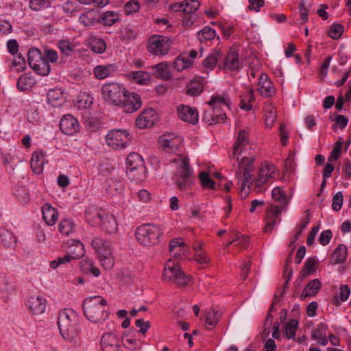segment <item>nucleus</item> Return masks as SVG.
Returning a JSON list of instances; mask_svg holds the SVG:
<instances>
[{"label":"nucleus","mask_w":351,"mask_h":351,"mask_svg":"<svg viewBox=\"0 0 351 351\" xmlns=\"http://www.w3.org/2000/svg\"><path fill=\"white\" fill-rule=\"evenodd\" d=\"M321 287L322 283L319 279L316 278L310 280L300 295L301 300H304L306 298L315 296L318 293Z\"/></svg>","instance_id":"cd10ccee"},{"label":"nucleus","mask_w":351,"mask_h":351,"mask_svg":"<svg viewBox=\"0 0 351 351\" xmlns=\"http://www.w3.org/2000/svg\"><path fill=\"white\" fill-rule=\"evenodd\" d=\"M199 2L197 0H186L173 4L171 9L175 12H182L185 14H191L199 7Z\"/></svg>","instance_id":"5701e85b"},{"label":"nucleus","mask_w":351,"mask_h":351,"mask_svg":"<svg viewBox=\"0 0 351 351\" xmlns=\"http://www.w3.org/2000/svg\"><path fill=\"white\" fill-rule=\"evenodd\" d=\"M27 306L33 315H41L46 309L47 301L41 295H32L28 299Z\"/></svg>","instance_id":"aec40b11"},{"label":"nucleus","mask_w":351,"mask_h":351,"mask_svg":"<svg viewBox=\"0 0 351 351\" xmlns=\"http://www.w3.org/2000/svg\"><path fill=\"white\" fill-rule=\"evenodd\" d=\"M216 32L215 29L210 27H205L197 32V39L201 42H207L215 38Z\"/></svg>","instance_id":"de8ad7c7"},{"label":"nucleus","mask_w":351,"mask_h":351,"mask_svg":"<svg viewBox=\"0 0 351 351\" xmlns=\"http://www.w3.org/2000/svg\"><path fill=\"white\" fill-rule=\"evenodd\" d=\"M298 322L296 319H290L285 326L284 332L287 339L295 340V332L298 327Z\"/></svg>","instance_id":"09e8293b"},{"label":"nucleus","mask_w":351,"mask_h":351,"mask_svg":"<svg viewBox=\"0 0 351 351\" xmlns=\"http://www.w3.org/2000/svg\"><path fill=\"white\" fill-rule=\"evenodd\" d=\"M104 101L112 106H117L124 99L126 89L119 83L110 82L104 84L101 88Z\"/></svg>","instance_id":"423d86ee"},{"label":"nucleus","mask_w":351,"mask_h":351,"mask_svg":"<svg viewBox=\"0 0 351 351\" xmlns=\"http://www.w3.org/2000/svg\"><path fill=\"white\" fill-rule=\"evenodd\" d=\"M0 243L5 247H12L16 243L14 234L7 229H0Z\"/></svg>","instance_id":"a19ab883"},{"label":"nucleus","mask_w":351,"mask_h":351,"mask_svg":"<svg viewBox=\"0 0 351 351\" xmlns=\"http://www.w3.org/2000/svg\"><path fill=\"white\" fill-rule=\"evenodd\" d=\"M193 65L192 60L189 59L188 53H183L176 58L173 62V68L178 72L190 68Z\"/></svg>","instance_id":"c756f323"},{"label":"nucleus","mask_w":351,"mask_h":351,"mask_svg":"<svg viewBox=\"0 0 351 351\" xmlns=\"http://www.w3.org/2000/svg\"><path fill=\"white\" fill-rule=\"evenodd\" d=\"M101 229L107 233H115L117 230V223L114 215L106 213L99 225Z\"/></svg>","instance_id":"7c9ffc66"},{"label":"nucleus","mask_w":351,"mask_h":351,"mask_svg":"<svg viewBox=\"0 0 351 351\" xmlns=\"http://www.w3.org/2000/svg\"><path fill=\"white\" fill-rule=\"evenodd\" d=\"M107 301L100 295L86 298L82 304L84 316L93 323H103L108 319Z\"/></svg>","instance_id":"f03ea898"},{"label":"nucleus","mask_w":351,"mask_h":351,"mask_svg":"<svg viewBox=\"0 0 351 351\" xmlns=\"http://www.w3.org/2000/svg\"><path fill=\"white\" fill-rule=\"evenodd\" d=\"M173 162L176 169L172 180L179 190L186 191L192 186L195 178L194 170L189 164V158L184 155L174 159Z\"/></svg>","instance_id":"7ed1b4c3"},{"label":"nucleus","mask_w":351,"mask_h":351,"mask_svg":"<svg viewBox=\"0 0 351 351\" xmlns=\"http://www.w3.org/2000/svg\"><path fill=\"white\" fill-rule=\"evenodd\" d=\"M102 267L107 270L111 269L114 265V258L111 253H107L104 255L101 254V256L98 257Z\"/></svg>","instance_id":"5fc2aeb1"},{"label":"nucleus","mask_w":351,"mask_h":351,"mask_svg":"<svg viewBox=\"0 0 351 351\" xmlns=\"http://www.w3.org/2000/svg\"><path fill=\"white\" fill-rule=\"evenodd\" d=\"M254 91L250 88H246L241 95L240 108L244 110H250L252 108V102L254 101Z\"/></svg>","instance_id":"f704fd0d"},{"label":"nucleus","mask_w":351,"mask_h":351,"mask_svg":"<svg viewBox=\"0 0 351 351\" xmlns=\"http://www.w3.org/2000/svg\"><path fill=\"white\" fill-rule=\"evenodd\" d=\"M140 8L139 2L137 0H130L124 5V10L127 14H132L136 12Z\"/></svg>","instance_id":"e2e57ef3"},{"label":"nucleus","mask_w":351,"mask_h":351,"mask_svg":"<svg viewBox=\"0 0 351 351\" xmlns=\"http://www.w3.org/2000/svg\"><path fill=\"white\" fill-rule=\"evenodd\" d=\"M344 30L342 25L339 23L332 24L328 30V35L332 39H339Z\"/></svg>","instance_id":"4d7b16f0"},{"label":"nucleus","mask_w":351,"mask_h":351,"mask_svg":"<svg viewBox=\"0 0 351 351\" xmlns=\"http://www.w3.org/2000/svg\"><path fill=\"white\" fill-rule=\"evenodd\" d=\"M173 44L169 37L161 35H153L148 40V51L156 56L167 55Z\"/></svg>","instance_id":"1a4fd4ad"},{"label":"nucleus","mask_w":351,"mask_h":351,"mask_svg":"<svg viewBox=\"0 0 351 351\" xmlns=\"http://www.w3.org/2000/svg\"><path fill=\"white\" fill-rule=\"evenodd\" d=\"M121 177L118 171L115 168H112V171L107 176L106 179V184L108 186V190L117 191L121 186Z\"/></svg>","instance_id":"473e14b6"},{"label":"nucleus","mask_w":351,"mask_h":351,"mask_svg":"<svg viewBox=\"0 0 351 351\" xmlns=\"http://www.w3.org/2000/svg\"><path fill=\"white\" fill-rule=\"evenodd\" d=\"M27 56L28 64L36 73L43 76L49 74L51 71L50 65L44 59V57L38 49H29Z\"/></svg>","instance_id":"6e6552de"},{"label":"nucleus","mask_w":351,"mask_h":351,"mask_svg":"<svg viewBox=\"0 0 351 351\" xmlns=\"http://www.w3.org/2000/svg\"><path fill=\"white\" fill-rule=\"evenodd\" d=\"M87 46L96 53H103L106 49L105 41L93 36L87 39Z\"/></svg>","instance_id":"72a5a7b5"},{"label":"nucleus","mask_w":351,"mask_h":351,"mask_svg":"<svg viewBox=\"0 0 351 351\" xmlns=\"http://www.w3.org/2000/svg\"><path fill=\"white\" fill-rule=\"evenodd\" d=\"M44 155H32L30 165L33 172L36 174H40L43 171Z\"/></svg>","instance_id":"a18cd8bd"},{"label":"nucleus","mask_w":351,"mask_h":351,"mask_svg":"<svg viewBox=\"0 0 351 351\" xmlns=\"http://www.w3.org/2000/svg\"><path fill=\"white\" fill-rule=\"evenodd\" d=\"M178 117L183 121L195 125L199 120V114L196 108L187 105H180L177 107Z\"/></svg>","instance_id":"4468645a"},{"label":"nucleus","mask_w":351,"mask_h":351,"mask_svg":"<svg viewBox=\"0 0 351 351\" xmlns=\"http://www.w3.org/2000/svg\"><path fill=\"white\" fill-rule=\"evenodd\" d=\"M328 326L324 323L319 324L316 328L313 329L311 339L317 341L321 346H326L328 339L326 336Z\"/></svg>","instance_id":"b1692460"},{"label":"nucleus","mask_w":351,"mask_h":351,"mask_svg":"<svg viewBox=\"0 0 351 351\" xmlns=\"http://www.w3.org/2000/svg\"><path fill=\"white\" fill-rule=\"evenodd\" d=\"M247 133L245 131H241L239 134L237 142L234 145V153L240 154L243 152H247Z\"/></svg>","instance_id":"c03bdc74"},{"label":"nucleus","mask_w":351,"mask_h":351,"mask_svg":"<svg viewBox=\"0 0 351 351\" xmlns=\"http://www.w3.org/2000/svg\"><path fill=\"white\" fill-rule=\"evenodd\" d=\"M154 71V75L164 80L171 79V74L169 70V64L167 62H162L152 66Z\"/></svg>","instance_id":"a878e982"},{"label":"nucleus","mask_w":351,"mask_h":351,"mask_svg":"<svg viewBox=\"0 0 351 351\" xmlns=\"http://www.w3.org/2000/svg\"><path fill=\"white\" fill-rule=\"evenodd\" d=\"M221 313L217 310H210L206 315V328L208 330L212 329L217 325Z\"/></svg>","instance_id":"37998d69"},{"label":"nucleus","mask_w":351,"mask_h":351,"mask_svg":"<svg viewBox=\"0 0 351 351\" xmlns=\"http://www.w3.org/2000/svg\"><path fill=\"white\" fill-rule=\"evenodd\" d=\"M157 120V115L152 108L144 110L137 117L136 125L140 129L150 128Z\"/></svg>","instance_id":"dca6fc26"},{"label":"nucleus","mask_w":351,"mask_h":351,"mask_svg":"<svg viewBox=\"0 0 351 351\" xmlns=\"http://www.w3.org/2000/svg\"><path fill=\"white\" fill-rule=\"evenodd\" d=\"M80 22L85 27H90L95 23V15L93 12H86L80 16Z\"/></svg>","instance_id":"13d9d810"},{"label":"nucleus","mask_w":351,"mask_h":351,"mask_svg":"<svg viewBox=\"0 0 351 351\" xmlns=\"http://www.w3.org/2000/svg\"><path fill=\"white\" fill-rule=\"evenodd\" d=\"M12 65L16 71H23L25 69V60L23 57L19 55L12 61Z\"/></svg>","instance_id":"338daca9"},{"label":"nucleus","mask_w":351,"mask_h":351,"mask_svg":"<svg viewBox=\"0 0 351 351\" xmlns=\"http://www.w3.org/2000/svg\"><path fill=\"white\" fill-rule=\"evenodd\" d=\"M275 171L276 167L273 164L269 162H263L259 170L258 176L256 179V186H262L268 178L272 177Z\"/></svg>","instance_id":"412c9836"},{"label":"nucleus","mask_w":351,"mask_h":351,"mask_svg":"<svg viewBox=\"0 0 351 351\" xmlns=\"http://www.w3.org/2000/svg\"><path fill=\"white\" fill-rule=\"evenodd\" d=\"M73 247H70L69 252H67L72 260L78 259L84 255V245L77 240L73 241Z\"/></svg>","instance_id":"ea45409f"},{"label":"nucleus","mask_w":351,"mask_h":351,"mask_svg":"<svg viewBox=\"0 0 351 351\" xmlns=\"http://www.w3.org/2000/svg\"><path fill=\"white\" fill-rule=\"evenodd\" d=\"M100 344L103 351H120L121 346L119 339L112 332L104 334Z\"/></svg>","instance_id":"a211bd4d"},{"label":"nucleus","mask_w":351,"mask_h":351,"mask_svg":"<svg viewBox=\"0 0 351 351\" xmlns=\"http://www.w3.org/2000/svg\"><path fill=\"white\" fill-rule=\"evenodd\" d=\"M58 47L62 53L67 56H71L75 49L74 45L69 40H60Z\"/></svg>","instance_id":"680f3d73"},{"label":"nucleus","mask_w":351,"mask_h":351,"mask_svg":"<svg viewBox=\"0 0 351 351\" xmlns=\"http://www.w3.org/2000/svg\"><path fill=\"white\" fill-rule=\"evenodd\" d=\"M63 101V92L60 88L50 89L47 93V103L53 107L59 106Z\"/></svg>","instance_id":"4c0bfd02"},{"label":"nucleus","mask_w":351,"mask_h":351,"mask_svg":"<svg viewBox=\"0 0 351 351\" xmlns=\"http://www.w3.org/2000/svg\"><path fill=\"white\" fill-rule=\"evenodd\" d=\"M239 169L241 173H243V178L242 180L241 196L245 198L248 194L247 191H245V186L246 184H251L252 183V174L254 171V160L253 157L243 156L241 158H238Z\"/></svg>","instance_id":"9d476101"},{"label":"nucleus","mask_w":351,"mask_h":351,"mask_svg":"<svg viewBox=\"0 0 351 351\" xmlns=\"http://www.w3.org/2000/svg\"><path fill=\"white\" fill-rule=\"evenodd\" d=\"M60 129L66 135H73L80 130L77 120L71 114L64 115L60 121Z\"/></svg>","instance_id":"2eb2a0df"},{"label":"nucleus","mask_w":351,"mask_h":351,"mask_svg":"<svg viewBox=\"0 0 351 351\" xmlns=\"http://www.w3.org/2000/svg\"><path fill=\"white\" fill-rule=\"evenodd\" d=\"M117 70L115 64L98 65L94 69V75L98 80H103L110 76Z\"/></svg>","instance_id":"2f4dec72"},{"label":"nucleus","mask_w":351,"mask_h":351,"mask_svg":"<svg viewBox=\"0 0 351 351\" xmlns=\"http://www.w3.org/2000/svg\"><path fill=\"white\" fill-rule=\"evenodd\" d=\"M93 103V97L86 93L81 94L77 100V106L80 108H88Z\"/></svg>","instance_id":"052dcab7"},{"label":"nucleus","mask_w":351,"mask_h":351,"mask_svg":"<svg viewBox=\"0 0 351 351\" xmlns=\"http://www.w3.org/2000/svg\"><path fill=\"white\" fill-rule=\"evenodd\" d=\"M281 214V208L278 206H270L266 212L265 221L266 225L264 232H271L276 224V219Z\"/></svg>","instance_id":"4be33fe9"},{"label":"nucleus","mask_w":351,"mask_h":351,"mask_svg":"<svg viewBox=\"0 0 351 351\" xmlns=\"http://www.w3.org/2000/svg\"><path fill=\"white\" fill-rule=\"evenodd\" d=\"M126 163L131 172L136 169L142 173L145 172L144 160L141 155H128Z\"/></svg>","instance_id":"bb28decb"},{"label":"nucleus","mask_w":351,"mask_h":351,"mask_svg":"<svg viewBox=\"0 0 351 351\" xmlns=\"http://www.w3.org/2000/svg\"><path fill=\"white\" fill-rule=\"evenodd\" d=\"M74 224L73 221L69 219H64L60 221L58 225L59 231L64 235H69L73 230Z\"/></svg>","instance_id":"bf43d9fd"},{"label":"nucleus","mask_w":351,"mask_h":351,"mask_svg":"<svg viewBox=\"0 0 351 351\" xmlns=\"http://www.w3.org/2000/svg\"><path fill=\"white\" fill-rule=\"evenodd\" d=\"M199 178L202 187L209 189H215V182L210 178L208 173L201 171L199 174Z\"/></svg>","instance_id":"603ef678"},{"label":"nucleus","mask_w":351,"mask_h":351,"mask_svg":"<svg viewBox=\"0 0 351 351\" xmlns=\"http://www.w3.org/2000/svg\"><path fill=\"white\" fill-rule=\"evenodd\" d=\"M135 236L138 242L143 246L158 244L163 237V231L158 226L147 223L138 227Z\"/></svg>","instance_id":"39448f33"},{"label":"nucleus","mask_w":351,"mask_h":351,"mask_svg":"<svg viewBox=\"0 0 351 351\" xmlns=\"http://www.w3.org/2000/svg\"><path fill=\"white\" fill-rule=\"evenodd\" d=\"M106 141L112 149L121 150L125 147L130 142L129 133L124 130H112L107 134Z\"/></svg>","instance_id":"9b49d317"},{"label":"nucleus","mask_w":351,"mask_h":351,"mask_svg":"<svg viewBox=\"0 0 351 351\" xmlns=\"http://www.w3.org/2000/svg\"><path fill=\"white\" fill-rule=\"evenodd\" d=\"M241 62L239 53L234 49H230L228 54L224 57L223 64H219V68L224 70L235 71L239 69Z\"/></svg>","instance_id":"6ab92c4d"},{"label":"nucleus","mask_w":351,"mask_h":351,"mask_svg":"<svg viewBox=\"0 0 351 351\" xmlns=\"http://www.w3.org/2000/svg\"><path fill=\"white\" fill-rule=\"evenodd\" d=\"M123 346L129 350H134L141 348L139 341L135 339L126 338L123 339L122 341Z\"/></svg>","instance_id":"774afa93"},{"label":"nucleus","mask_w":351,"mask_h":351,"mask_svg":"<svg viewBox=\"0 0 351 351\" xmlns=\"http://www.w3.org/2000/svg\"><path fill=\"white\" fill-rule=\"evenodd\" d=\"M265 126L271 128L276 119V111L271 104H268L265 107Z\"/></svg>","instance_id":"49530a36"},{"label":"nucleus","mask_w":351,"mask_h":351,"mask_svg":"<svg viewBox=\"0 0 351 351\" xmlns=\"http://www.w3.org/2000/svg\"><path fill=\"white\" fill-rule=\"evenodd\" d=\"M142 105L140 96L135 93H128L126 90L125 96L119 106L126 113H132L138 110Z\"/></svg>","instance_id":"ddd939ff"},{"label":"nucleus","mask_w":351,"mask_h":351,"mask_svg":"<svg viewBox=\"0 0 351 351\" xmlns=\"http://www.w3.org/2000/svg\"><path fill=\"white\" fill-rule=\"evenodd\" d=\"M42 214L43 220L49 226L54 225L58 217L57 210L49 204L42 206Z\"/></svg>","instance_id":"393cba45"},{"label":"nucleus","mask_w":351,"mask_h":351,"mask_svg":"<svg viewBox=\"0 0 351 351\" xmlns=\"http://www.w3.org/2000/svg\"><path fill=\"white\" fill-rule=\"evenodd\" d=\"M348 249L344 244H339L332 254L333 264L343 263L347 258Z\"/></svg>","instance_id":"79ce46f5"},{"label":"nucleus","mask_w":351,"mask_h":351,"mask_svg":"<svg viewBox=\"0 0 351 351\" xmlns=\"http://www.w3.org/2000/svg\"><path fill=\"white\" fill-rule=\"evenodd\" d=\"M343 196L341 192H337L332 198V207L335 211H339L342 206Z\"/></svg>","instance_id":"69168bd1"},{"label":"nucleus","mask_w":351,"mask_h":351,"mask_svg":"<svg viewBox=\"0 0 351 351\" xmlns=\"http://www.w3.org/2000/svg\"><path fill=\"white\" fill-rule=\"evenodd\" d=\"M77 316L71 309H64L59 313L58 325L62 337L69 341H73L78 335Z\"/></svg>","instance_id":"20e7f679"},{"label":"nucleus","mask_w":351,"mask_h":351,"mask_svg":"<svg viewBox=\"0 0 351 351\" xmlns=\"http://www.w3.org/2000/svg\"><path fill=\"white\" fill-rule=\"evenodd\" d=\"M317 261L314 258H309L306 260L304 267L300 271L297 280L303 281L307 276L316 270L315 265Z\"/></svg>","instance_id":"58836bf2"},{"label":"nucleus","mask_w":351,"mask_h":351,"mask_svg":"<svg viewBox=\"0 0 351 351\" xmlns=\"http://www.w3.org/2000/svg\"><path fill=\"white\" fill-rule=\"evenodd\" d=\"M128 77L138 84L146 85L151 81L150 73L144 71H132L128 74Z\"/></svg>","instance_id":"c9c22d12"},{"label":"nucleus","mask_w":351,"mask_h":351,"mask_svg":"<svg viewBox=\"0 0 351 351\" xmlns=\"http://www.w3.org/2000/svg\"><path fill=\"white\" fill-rule=\"evenodd\" d=\"M29 8L34 11H40L50 6L49 0H29Z\"/></svg>","instance_id":"6e6d98bb"},{"label":"nucleus","mask_w":351,"mask_h":351,"mask_svg":"<svg viewBox=\"0 0 351 351\" xmlns=\"http://www.w3.org/2000/svg\"><path fill=\"white\" fill-rule=\"evenodd\" d=\"M102 24L111 26L115 23L120 21L119 15L114 11H107L102 14L101 18Z\"/></svg>","instance_id":"8fccbe9b"},{"label":"nucleus","mask_w":351,"mask_h":351,"mask_svg":"<svg viewBox=\"0 0 351 351\" xmlns=\"http://www.w3.org/2000/svg\"><path fill=\"white\" fill-rule=\"evenodd\" d=\"M71 258L68 253L64 254L63 256L58 257L56 259L51 261L50 266L53 269L57 268L60 265H64L66 263H69L71 261Z\"/></svg>","instance_id":"0e129e2a"},{"label":"nucleus","mask_w":351,"mask_h":351,"mask_svg":"<svg viewBox=\"0 0 351 351\" xmlns=\"http://www.w3.org/2000/svg\"><path fill=\"white\" fill-rule=\"evenodd\" d=\"M92 246L97 252L98 257L101 256L103 253L106 255V254L112 252L110 242L99 237H96L92 241Z\"/></svg>","instance_id":"c85d7f7f"},{"label":"nucleus","mask_w":351,"mask_h":351,"mask_svg":"<svg viewBox=\"0 0 351 351\" xmlns=\"http://www.w3.org/2000/svg\"><path fill=\"white\" fill-rule=\"evenodd\" d=\"M183 139L180 136L173 133H166L158 138V145L166 152H176L180 151Z\"/></svg>","instance_id":"f8f14e48"},{"label":"nucleus","mask_w":351,"mask_h":351,"mask_svg":"<svg viewBox=\"0 0 351 351\" xmlns=\"http://www.w3.org/2000/svg\"><path fill=\"white\" fill-rule=\"evenodd\" d=\"M271 196L275 201L283 204L284 207H286L289 204V200L287 196L280 187H276L273 189Z\"/></svg>","instance_id":"864d4df0"},{"label":"nucleus","mask_w":351,"mask_h":351,"mask_svg":"<svg viewBox=\"0 0 351 351\" xmlns=\"http://www.w3.org/2000/svg\"><path fill=\"white\" fill-rule=\"evenodd\" d=\"M223 57V53L219 49L212 51L203 62L204 67L213 70L217 65L219 59Z\"/></svg>","instance_id":"e433bc0d"},{"label":"nucleus","mask_w":351,"mask_h":351,"mask_svg":"<svg viewBox=\"0 0 351 351\" xmlns=\"http://www.w3.org/2000/svg\"><path fill=\"white\" fill-rule=\"evenodd\" d=\"M203 85L200 82L191 81L187 84L186 93L191 96H196L203 91Z\"/></svg>","instance_id":"3c124183"},{"label":"nucleus","mask_w":351,"mask_h":351,"mask_svg":"<svg viewBox=\"0 0 351 351\" xmlns=\"http://www.w3.org/2000/svg\"><path fill=\"white\" fill-rule=\"evenodd\" d=\"M163 276L165 280L172 281L178 286L186 285L189 281V276L181 270L180 266L175 261L169 260L165 265Z\"/></svg>","instance_id":"0eeeda50"},{"label":"nucleus","mask_w":351,"mask_h":351,"mask_svg":"<svg viewBox=\"0 0 351 351\" xmlns=\"http://www.w3.org/2000/svg\"><path fill=\"white\" fill-rule=\"evenodd\" d=\"M210 106L205 110L202 120L208 125L224 123L227 119L224 108L230 109L231 101L226 93L216 94L207 102Z\"/></svg>","instance_id":"f257e3e1"},{"label":"nucleus","mask_w":351,"mask_h":351,"mask_svg":"<svg viewBox=\"0 0 351 351\" xmlns=\"http://www.w3.org/2000/svg\"><path fill=\"white\" fill-rule=\"evenodd\" d=\"M106 213L98 207L92 206L86 208L85 219L92 226H97L101 223Z\"/></svg>","instance_id":"f3484780"}]
</instances>
